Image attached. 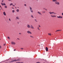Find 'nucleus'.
Masks as SVG:
<instances>
[{
  "instance_id": "f257e3e1",
  "label": "nucleus",
  "mask_w": 63,
  "mask_h": 63,
  "mask_svg": "<svg viewBox=\"0 0 63 63\" xmlns=\"http://www.w3.org/2000/svg\"><path fill=\"white\" fill-rule=\"evenodd\" d=\"M20 60H21V59H20L19 58L17 60L14 59L13 60L11 61L10 62H9V63H11V62H16V61H20Z\"/></svg>"
},
{
  "instance_id": "f03ea898",
  "label": "nucleus",
  "mask_w": 63,
  "mask_h": 63,
  "mask_svg": "<svg viewBox=\"0 0 63 63\" xmlns=\"http://www.w3.org/2000/svg\"><path fill=\"white\" fill-rule=\"evenodd\" d=\"M49 13L50 14V15H51V14H53L54 15H56V13L54 12H49Z\"/></svg>"
},
{
  "instance_id": "7ed1b4c3",
  "label": "nucleus",
  "mask_w": 63,
  "mask_h": 63,
  "mask_svg": "<svg viewBox=\"0 0 63 63\" xmlns=\"http://www.w3.org/2000/svg\"><path fill=\"white\" fill-rule=\"evenodd\" d=\"M30 10L31 12L32 13H33V10H32V8H31V7H30Z\"/></svg>"
},
{
  "instance_id": "20e7f679",
  "label": "nucleus",
  "mask_w": 63,
  "mask_h": 63,
  "mask_svg": "<svg viewBox=\"0 0 63 63\" xmlns=\"http://www.w3.org/2000/svg\"><path fill=\"white\" fill-rule=\"evenodd\" d=\"M55 3L56 5H60V3L59 2L57 1H56L55 2Z\"/></svg>"
},
{
  "instance_id": "39448f33",
  "label": "nucleus",
  "mask_w": 63,
  "mask_h": 63,
  "mask_svg": "<svg viewBox=\"0 0 63 63\" xmlns=\"http://www.w3.org/2000/svg\"><path fill=\"white\" fill-rule=\"evenodd\" d=\"M57 17L59 18H62V17H63L62 16H57Z\"/></svg>"
},
{
  "instance_id": "423d86ee",
  "label": "nucleus",
  "mask_w": 63,
  "mask_h": 63,
  "mask_svg": "<svg viewBox=\"0 0 63 63\" xmlns=\"http://www.w3.org/2000/svg\"><path fill=\"white\" fill-rule=\"evenodd\" d=\"M11 43L12 45H16V43L15 42H12Z\"/></svg>"
},
{
  "instance_id": "0eeeda50",
  "label": "nucleus",
  "mask_w": 63,
  "mask_h": 63,
  "mask_svg": "<svg viewBox=\"0 0 63 63\" xmlns=\"http://www.w3.org/2000/svg\"><path fill=\"white\" fill-rule=\"evenodd\" d=\"M50 16L52 17H56V16H53V15H51Z\"/></svg>"
},
{
  "instance_id": "6e6552de",
  "label": "nucleus",
  "mask_w": 63,
  "mask_h": 63,
  "mask_svg": "<svg viewBox=\"0 0 63 63\" xmlns=\"http://www.w3.org/2000/svg\"><path fill=\"white\" fill-rule=\"evenodd\" d=\"M27 33H28V34H32V32H31L29 31H28L27 32Z\"/></svg>"
},
{
  "instance_id": "1a4fd4ad",
  "label": "nucleus",
  "mask_w": 63,
  "mask_h": 63,
  "mask_svg": "<svg viewBox=\"0 0 63 63\" xmlns=\"http://www.w3.org/2000/svg\"><path fill=\"white\" fill-rule=\"evenodd\" d=\"M31 28H32V29H34V28L32 25H31Z\"/></svg>"
},
{
  "instance_id": "9d476101",
  "label": "nucleus",
  "mask_w": 63,
  "mask_h": 63,
  "mask_svg": "<svg viewBox=\"0 0 63 63\" xmlns=\"http://www.w3.org/2000/svg\"><path fill=\"white\" fill-rule=\"evenodd\" d=\"M1 5H2V6H4H4L6 5V4H5V3H4V4H3V3H1Z\"/></svg>"
},
{
  "instance_id": "9b49d317",
  "label": "nucleus",
  "mask_w": 63,
  "mask_h": 63,
  "mask_svg": "<svg viewBox=\"0 0 63 63\" xmlns=\"http://www.w3.org/2000/svg\"><path fill=\"white\" fill-rule=\"evenodd\" d=\"M27 27L28 28H30V25L29 24L27 25Z\"/></svg>"
},
{
  "instance_id": "f8f14e48",
  "label": "nucleus",
  "mask_w": 63,
  "mask_h": 63,
  "mask_svg": "<svg viewBox=\"0 0 63 63\" xmlns=\"http://www.w3.org/2000/svg\"><path fill=\"white\" fill-rule=\"evenodd\" d=\"M16 18L17 19H19V18L18 16H17L16 17Z\"/></svg>"
},
{
  "instance_id": "ddd939ff",
  "label": "nucleus",
  "mask_w": 63,
  "mask_h": 63,
  "mask_svg": "<svg viewBox=\"0 0 63 63\" xmlns=\"http://www.w3.org/2000/svg\"><path fill=\"white\" fill-rule=\"evenodd\" d=\"M46 51H48V48L47 47H46Z\"/></svg>"
},
{
  "instance_id": "4468645a",
  "label": "nucleus",
  "mask_w": 63,
  "mask_h": 63,
  "mask_svg": "<svg viewBox=\"0 0 63 63\" xmlns=\"http://www.w3.org/2000/svg\"><path fill=\"white\" fill-rule=\"evenodd\" d=\"M37 13H38V14H39V15H42V13H41L39 12H38Z\"/></svg>"
},
{
  "instance_id": "2eb2a0df",
  "label": "nucleus",
  "mask_w": 63,
  "mask_h": 63,
  "mask_svg": "<svg viewBox=\"0 0 63 63\" xmlns=\"http://www.w3.org/2000/svg\"><path fill=\"white\" fill-rule=\"evenodd\" d=\"M23 63V62H16V63Z\"/></svg>"
},
{
  "instance_id": "dca6fc26",
  "label": "nucleus",
  "mask_w": 63,
  "mask_h": 63,
  "mask_svg": "<svg viewBox=\"0 0 63 63\" xmlns=\"http://www.w3.org/2000/svg\"><path fill=\"white\" fill-rule=\"evenodd\" d=\"M3 14L4 16H6V13H5V12H3Z\"/></svg>"
},
{
  "instance_id": "f3484780",
  "label": "nucleus",
  "mask_w": 63,
  "mask_h": 63,
  "mask_svg": "<svg viewBox=\"0 0 63 63\" xmlns=\"http://www.w3.org/2000/svg\"><path fill=\"white\" fill-rule=\"evenodd\" d=\"M62 30H57L56 31V32H57V31H61Z\"/></svg>"
},
{
  "instance_id": "a211bd4d",
  "label": "nucleus",
  "mask_w": 63,
  "mask_h": 63,
  "mask_svg": "<svg viewBox=\"0 0 63 63\" xmlns=\"http://www.w3.org/2000/svg\"><path fill=\"white\" fill-rule=\"evenodd\" d=\"M52 1H53V2H57V0H53Z\"/></svg>"
},
{
  "instance_id": "6ab92c4d",
  "label": "nucleus",
  "mask_w": 63,
  "mask_h": 63,
  "mask_svg": "<svg viewBox=\"0 0 63 63\" xmlns=\"http://www.w3.org/2000/svg\"><path fill=\"white\" fill-rule=\"evenodd\" d=\"M34 21H36V22H38V21H37V20L36 19H35Z\"/></svg>"
},
{
  "instance_id": "aec40b11",
  "label": "nucleus",
  "mask_w": 63,
  "mask_h": 63,
  "mask_svg": "<svg viewBox=\"0 0 63 63\" xmlns=\"http://www.w3.org/2000/svg\"><path fill=\"white\" fill-rule=\"evenodd\" d=\"M31 17H32V18H34V17H33V15H31Z\"/></svg>"
},
{
  "instance_id": "412c9836",
  "label": "nucleus",
  "mask_w": 63,
  "mask_h": 63,
  "mask_svg": "<svg viewBox=\"0 0 63 63\" xmlns=\"http://www.w3.org/2000/svg\"><path fill=\"white\" fill-rule=\"evenodd\" d=\"M16 11L17 12H19V10H18V9H17Z\"/></svg>"
},
{
  "instance_id": "4be33fe9",
  "label": "nucleus",
  "mask_w": 63,
  "mask_h": 63,
  "mask_svg": "<svg viewBox=\"0 0 63 63\" xmlns=\"http://www.w3.org/2000/svg\"><path fill=\"white\" fill-rule=\"evenodd\" d=\"M8 39H9V40H10V39H10V37H7Z\"/></svg>"
},
{
  "instance_id": "5701e85b",
  "label": "nucleus",
  "mask_w": 63,
  "mask_h": 63,
  "mask_svg": "<svg viewBox=\"0 0 63 63\" xmlns=\"http://www.w3.org/2000/svg\"><path fill=\"white\" fill-rule=\"evenodd\" d=\"M30 37H31V38H34V37L32 36H30Z\"/></svg>"
},
{
  "instance_id": "b1692460",
  "label": "nucleus",
  "mask_w": 63,
  "mask_h": 63,
  "mask_svg": "<svg viewBox=\"0 0 63 63\" xmlns=\"http://www.w3.org/2000/svg\"><path fill=\"white\" fill-rule=\"evenodd\" d=\"M4 8H7V6H4Z\"/></svg>"
},
{
  "instance_id": "393cba45",
  "label": "nucleus",
  "mask_w": 63,
  "mask_h": 63,
  "mask_svg": "<svg viewBox=\"0 0 63 63\" xmlns=\"http://www.w3.org/2000/svg\"><path fill=\"white\" fill-rule=\"evenodd\" d=\"M37 29H38V30H40V29H39V28L38 27H37Z\"/></svg>"
},
{
  "instance_id": "a878e982",
  "label": "nucleus",
  "mask_w": 63,
  "mask_h": 63,
  "mask_svg": "<svg viewBox=\"0 0 63 63\" xmlns=\"http://www.w3.org/2000/svg\"><path fill=\"white\" fill-rule=\"evenodd\" d=\"M43 9H44V10H46V11H47V9H46L45 8H44Z\"/></svg>"
},
{
  "instance_id": "bb28decb",
  "label": "nucleus",
  "mask_w": 63,
  "mask_h": 63,
  "mask_svg": "<svg viewBox=\"0 0 63 63\" xmlns=\"http://www.w3.org/2000/svg\"><path fill=\"white\" fill-rule=\"evenodd\" d=\"M48 35H49L50 36H51V34H50V33H48Z\"/></svg>"
},
{
  "instance_id": "cd10ccee",
  "label": "nucleus",
  "mask_w": 63,
  "mask_h": 63,
  "mask_svg": "<svg viewBox=\"0 0 63 63\" xmlns=\"http://www.w3.org/2000/svg\"><path fill=\"white\" fill-rule=\"evenodd\" d=\"M13 3H11L10 4V6H11V5H13Z\"/></svg>"
},
{
  "instance_id": "c85d7f7f",
  "label": "nucleus",
  "mask_w": 63,
  "mask_h": 63,
  "mask_svg": "<svg viewBox=\"0 0 63 63\" xmlns=\"http://www.w3.org/2000/svg\"><path fill=\"white\" fill-rule=\"evenodd\" d=\"M42 12L43 13H46V12H45V11H42Z\"/></svg>"
},
{
  "instance_id": "c756f323",
  "label": "nucleus",
  "mask_w": 63,
  "mask_h": 63,
  "mask_svg": "<svg viewBox=\"0 0 63 63\" xmlns=\"http://www.w3.org/2000/svg\"><path fill=\"white\" fill-rule=\"evenodd\" d=\"M13 13H14L15 12V10H13L12 11Z\"/></svg>"
},
{
  "instance_id": "7c9ffc66",
  "label": "nucleus",
  "mask_w": 63,
  "mask_h": 63,
  "mask_svg": "<svg viewBox=\"0 0 63 63\" xmlns=\"http://www.w3.org/2000/svg\"><path fill=\"white\" fill-rule=\"evenodd\" d=\"M5 45H6V44L5 43H4V45H3V46H5Z\"/></svg>"
},
{
  "instance_id": "2f4dec72",
  "label": "nucleus",
  "mask_w": 63,
  "mask_h": 63,
  "mask_svg": "<svg viewBox=\"0 0 63 63\" xmlns=\"http://www.w3.org/2000/svg\"><path fill=\"white\" fill-rule=\"evenodd\" d=\"M21 49L22 50L23 49V48H21Z\"/></svg>"
},
{
  "instance_id": "473e14b6",
  "label": "nucleus",
  "mask_w": 63,
  "mask_h": 63,
  "mask_svg": "<svg viewBox=\"0 0 63 63\" xmlns=\"http://www.w3.org/2000/svg\"><path fill=\"white\" fill-rule=\"evenodd\" d=\"M24 6H26V4H24Z\"/></svg>"
},
{
  "instance_id": "72a5a7b5",
  "label": "nucleus",
  "mask_w": 63,
  "mask_h": 63,
  "mask_svg": "<svg viewBox=\"0 0 63 63\" xmlns=\"http://www.w3.org/2000/svg\"><path fill=\"white\" fill-rule=\"evenodd\" d=\"M16 49H14V51H16Z\"/></svg>"
},
{
  "instance_id": "f704fd0d",
  "label": "nucleus",
  "mask_w": 63,
  "mask_h": 63,
  "mask_svg": "<svg viewBox=\"0 0 63 63\" xmlns=\"http://www.w3.org/2000/svg\"><path fill=\"white\" fill-rule=\"evenodd\" d=\"M4 2V0H2V2Z\"/></svg>"
},
{
  "instance_id": "c9c22d12",
  "label": "nucleus",
  "mask_w": 63,
  "mask_h": 63,
  "mask_svg": "<svg viewBox=\"0 0 63 63\" xmlns=\"http://www.w3.org/2000/svg\"><path fill=\"white\" fill-rule=\"evenodd\" d=\"M9 20L10 21H11V19H9Z\"/></svg>"
},
{
  "instance_id": "e433bc0d",
  "label": "nucleus",
  "mask_w": 63,
  "mask_h": 63,
  "mask_svg": "<svg viewBox=\"0 0 63 63\" xmlns=\"http://www.w3.org/2000/svg\"><path fill=\"white\" fill-rule=\"evenodd\" d=\"M36 63H40V62H36Z\"/></svg>"
},
{
  "instance_id": "4c0bfd02",
  "label": "nucleus",
  "mask_w": 63,
  "mask_h": 63,
  "mask_svg": "<svg viewBox=\"0 0 63 63\" xmlns=\"http://www.w3.org/2000/svg\"><path fill=\"white\" fill-rule=\"evenodd\" d=\"M19 35H20V34H21L20 33H19Z\"/></svg>"
},
{
  "instance_id": "58836bf2",
  "label": "nucleus",
  "mask_w": 63,
  "mask_h": 63,
  "mask_svg": "<svg viewBox=\"0 0 63 63\" xmlns=\"http://www.w3.org/2000/svg\"><path fill=\"white\" fill-rule=\"evenodd\" d=\"M1 48V46H0V48Z\"/></svg>"
},
{
  "instance_id": "ea45409f",
  "label": "nucleus",
  "mask_w": 63,
  "mask_h": 63,
  "mask_svg": "<svg viewBox=\"0 0 63 63\" xmlns=\"http://www.w3.org/2000/svg\"><path fill=\"white\" fill-rule=\"evenodd\" d=\"M39 27H41V26H40V25H39Z\"/></svg>"
},
{
  "instance_id": "a19ab883",
  "label": "nucleus",
  "mask_w": 63,
  "mask_h": 63,
  "mask_svg": "<svg viewBox=\"0 0 63 63\" xmlns=\"http://www.w3.org/2000/svg\"><path fill=\"white\" fill-rule=\"evenodd\" d=\"M0 7H1V8H2V7H1V5H0Z\"/></svg>"
},
{
  "instance_id": "79ce46f5",
  "label": "nucleus",
  "mask_w": 63,
  "mask_h": 63,
  "mask_svg": "<svg viewBox=\"0 0 63 63\" xmlns=\"http://www.w3.org/2000/svg\"><path fill=\"white\" fill-rule=\"evenodd\" d=\"M13 6H15V5H13Z\"/></svg>"
},
{
  "instance_id": "37998d69",
  "label": "nucleus",
  "mask_w": 63,
  "mask_h": 63,
  "mask_svg": "<svg viewBox=\"0 0 63 63\" xmlns=\"http://www.w3.org/2000/svg\"><path fill=\"white\" fill-rule=\"evenodd\" d=\"M17 39H18V40H19V39L18 38H17Z\"/></svg>"
},
{
  "instance_id": "c03bdc74",
  "label": "nucleus",
  "mask_w": 63,
  "mask_h": 63,
  "mask_svg": "<svg viewBox=\"0 0 63 63\" xmlns=\"http://www.w3.org/2000/svg\"><path fill=\"white\" fill-rule=\"evenodd\" d=\"M8 0V1H10V0Z\"/></svg>"
},
{
  "instance_id": "a18cd8bd",
  "label": "nucleus",
  "mask_w": 63,
  "mask_h": 63,
  "mask_svg": "<svg viewBox=\"0 0 63 63\" xmlns=\"http://www.w3.org/2000/svg\"><path fill=\"white\" fill-rule=\"evenodd\" d=\"M36 1H38L39 0H36Z\"/></svg>"
},
{
  "instance_id": "49530a36",
  "label": "nucleus",
  "mask_w": 63,
  "mask_h": 63,
  "mask_svg": "<svg viewBox=\"0 0 63 63\" xmlns=\"http://www.w3.org/2000/svg\"><path fill=\"white\" fill-rule=\"evenodd\" d=\"M15 8H16V7H15Z\"/></svg>"
},
{
  "instance_id": "de8ad7c7",
  "label": "nucleus",
  "mask_w": 63,
  "mask_h": 63,
  "mask_svg": "<svg viewBox=\"0 0 63 63\" xmlns=\"http://www.w3.org/2000/svg\"><path fill=\"white\" fill-rule=\"evenodd\" d=\"M17 8H18H18H19V7H17Z\"/></svg>"
},
{
  "instance_id": "09e8293b",
  "label": "nucleus",
  "mask_w": 63,
  "mask_h": 63,
  "mask_svg": "<svg viewBox=\"0 0 63 63\" xmlns=\"http://www.w3.org/2000/svg\"><path fill=\"white\" fill-rule=\"evenodd\" d=\"M0 10H1V9H0Z\"/></svg>"
},
{
  "instance_id": "8fccbe9b",
  "label": "nucleus",
  "mask_w": 63,
  "mask_h": 63,
  "mask_svg": "<svg viewBox=\"0 0 63 63\" xmlns=\"http://www.w3.org/2000/svg\"><path fill=\"white\" fill-rule=\"evenodd\" d=\"M0 40H1V39H0Z\"/></svg>"
}]
</instances>
